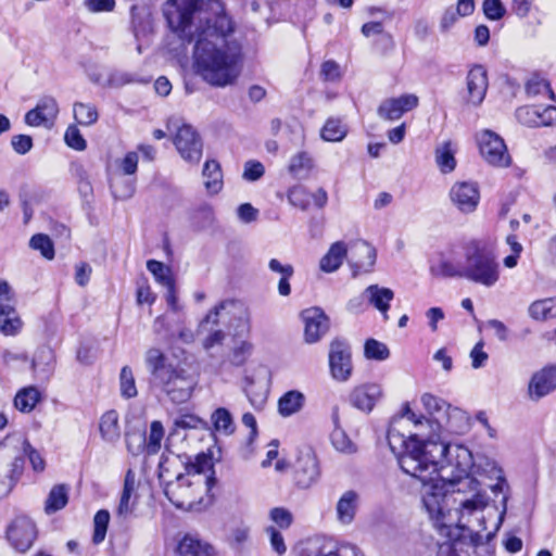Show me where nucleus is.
Segmentation results:
<instances>
[{
	"label": "nucleus",
	"mask_w": 556,
	"mask_h": 556,
	"mask_svg": "<svg viewBox=\"0 0 556 556\" xmlns=\"http://www.w3.org/2000/svg\"><path fill=\"white\" fill-rule=\"evenodd\" d=\"M421 402L430 414L441 412L446 413L447 416H451L452 413L463 414L462 410H459L458 408H452L451 405L447 404L444 400L437 397L432 394H424L421 397Z\"/></svg>",
	"instance_id": "44"
},
{
	"label": "nucleus",
	"mask_w": 556,
	"mask_h": 556,
	"mask_svg": "<svg viewBox=\"0 0 556 556\" xmlns=\"http://www.w3.org/2000/svg\"><path fill=\"white\" fill-rule=\"evenodd\" d=\"M479 150L484 159L492 166L507 167L511 163L506 144L502 137L492 130L485 129L478 135Z\"/></svg>",
	"instance_id": "9"
},
{
	"label": "nucleus",
	"mask_w": 556,
	"mask_h": 556,
	"mask_svg": "<svg viewBox=\"0 0 556 556\" xmlns=\"http://www.w3.org/2000/svg\"><path fill=\"white\" fill-rule=\"evenodd\" d=\"M24 471L23 456H13L0 473V500L7 497L22 477Z\"/></svg>",
	"instance_id": "22"
},
{
	"label": "nucleus",
	"mask_w": 556,
	"mask_h": 556,
	"mask_svg": "<svg viewBox=\"0 0 556 556\" xmlns=\"http://www.w3.org/2000/svg\"><path fill=\"white\" fill-rule=\"evenodd\" d=\"M110 522V513L106 509H100L93 517V535L92 542L100 544L104 541L108 526Z\"/></svg>",
	"instance_id": "47"
},
{
	"label": "nucleus",
	"mask_w": 556,
	"mask_h": 556,
	"mask_svg": "<svg viewBox=\"0 0 556 556\" xmlns=\"http://www.w3.org/2000/svg\"><path fill=\"white\" fill-rule=\"evenodd\" d=\"M144 364L150 375L151 390L164 392L174 403H185L189 400L195 384L193 378L186 370L169 364L166 355L160 349L147 350Z\"/></svg>",
	"instance_id": "4"
},
{
	"label": "nucleus",
	"mask_w": 556,
	"mask_h": 556,
	"mask_svg": "<svg viewBox=\"0 0 556 556\" xmlns=\"http://www.w3.org/2000/svg\"><path fill=\"white\" fill-rule=\"evenodd\" d=\"M305 402L304 394L296 390L286 392L278 401V412L289 417L302 409Z\"/></svg>",
	"instance_id": "31"
},
{
	"label": "nucleus",
	"mask_w": 556,
	"mask_h": 556,
	"mask_svg": "<svg viewBox=\"0 0 556 556\" xmlns=\"http://www.w3.org/2000/svg\"><path fill=\"white\" fill-rule=\"evenodd\" d=\"M174 144L185 161L197 164L201 160L202 140L191 125L182 124L177 128Z\"/></svg>",
	"instance_id": "11"
},
{
	"label": "nucleus",
	"mask_w": 556,
	"mask_h": 556,
	"mask_svg": "<svg viewBox=\"0 0 556 556\" xmlns=\"http://www.w3.org/2000/svg\"><path fill=\"white\" fill-rule=\"evenodd\" d=\"M164 437V428L161 421L154 420L150 426L149 437H146L147 455H155L161 450V443Z\"/></svg>",
	"instance_id": "43"
},
{
	"label": "nucleus",
	"mask_w": 556,
	"mask_h": 556,
	"mask_svg": "<svg viewBox=\"0 0 556 556\" xmlns=\"http://www.w3.org/2000/svg\"><path fill=\"white\" fill-rule=\"evenodd\" d=\"M482 10L486 18L497 21L502 18L506 9L501 0H484Z\"/></svg>",
	"instance_id": "58"
},
{
	"label": "nucleus",
	"mask_w": 556,
	"mask_h": 556,
	"mask_svg": "<svg viewBox=\"0 0 556 556\" xmlns=\"http://www.w3.org/2000/svg\"><path fill=\"white\" fill-rule=\"evenodd\" d=\"M488 74L482 65H475L467 76L468 100L475 105H479L488 90Z\"/></svg>",
	"instance_id": "20"
},
{
	"label": "nucleus",
	"mask_w": 556,
	"mask_h": 556,
	"mask_svg": "<svg viewBox=\"0 0 556 556\" xmlns=\"http://www.w3.org/2000/svg\"><path fill=\"white\" fill-rule=\"evenodd\" d=\"M59 104L51 96L39 99L36 106L25 114V123L31 127H51L58 117Z\"/></svg>",
	"instance_id": "13"
},
{
	"label": "nucleus",
	"mask_w": 556,
	"mask_h": 556,
	"mask_svg": "<svg viewBox=\"0 0 556 556\" xmlns=\"http://www.w3.org/2000/svg\"><path fill=\"white\" fill-rule=\"evenodd\" d=\"M288 201L302 211H307L311 204V193L303 187H293L288 191Z\"/></svg>",
	"instance_id": "53"
},
{
	"label": "nucleus",
	"mask_w": 556,
	"mask_h": 556,
	"mask_svg": "<svg viewBox=\"0 0 556 556\" xmlns=\"http://www.w3.org/2000/svg\"><path fill=\"white\" fill-rule=\"evenodd\" d=\"M304 321V339L306 343H316L329 329V318L319 307L304 309L301 314Z\"/></svg>",
	"instance_id": "15"
},
{
	"label": "nucleus",
	"mask_w": 556,
	"mask_h": 556,
	"mask_svg": "<svg viewBox=\"0 0 556 556\" xmlns=\"http://www.w3.org/2000/svg\"><path fill=\"white\" fill-rule=\"evenodd\" d=\"M464 274L465 279L491 288L500 280V264L491 250L472 243L466 252Z\"/></svg>",
	"instance_id": "7"
},
{
	"label": "nucleus",
	"mask_w": 556,
	"mask_h": 556,
	"mask_svg": "<svg viewBox=\"0 0 556 556\" xmlns=\"http://www.w3.org/2000/svg\"><path fill=\"white\" fill-rule=\"evenodd\" d=\"M346 136V128L340 119L329 118L321 129V138L326 141H341Z\"/></svg>",
	"instance_id": "46"
},
{
	"label": "nucleus",
	"mask_w": 556,
	"mask_h": 556,
	"mask_svg": "<svg viewBox=\"0 0 556 556\" xmlns=\"http://www.w3.org/2000/svg\"><path fill=\"white\" fill-rule=\"evenodd\" d=\"M465 264L459 261L441 254L437 260L431 262L430 273L432 276L440 278H464Z\"/></svg>",
	"instance_id": "23"
},
{
	"label": "nucleus",
	"mask_w": 556,
	"mask_h": 556,
	"mask_svg": "<svg viewBox=\"0 0 556 556\" xmlns=\"http://www.w3.org/2000/svg\"><path fill=\"white\" fill-rule=\"evenodd\" d=\"M147 268L162 286L170 287L175 282L170 275V268L162 262L150 260L147 262Z\"/></svg>",
	"instance_id": "48"
},
{
	"label": "nucleus",
	"mask_w": 556,
	"mask_h": 556,
	"mask_svg": "<svg viewBox=\"0 0 556 556\" xmlns=\"http://www.w3.org/2000/svg\"><path fill=\"white\" fill-rule=\"evenodd\" d=\"M331 442H332L333 447L337 451L348 453V454L354 453L356 451L354 443L350 440V438L346 435V433L340 428H336L332 431Z\"/></svg>",
	"instance_id": "55"
},
{
	"label": "nucleus",
	"mask_w": 556,
	"mask_h": 556,
	"mask_svg": "<svg viewBox=\"0 0 556 556\" xmlns=\"http://www.w3.org/2000/svg\"><path fill=\"white\" fill-rule=\"evenodd\" d=\"M418 105V97L415 94H404L399 98L386 99L380 103L377 114L386 121H396L401 116Z\"/></svg>",
	"instance_id": "18"
},
{
	"label": "nucleus",
	"mask_w": 556,
	"mask_h": 556,
	"mask_svg": "<svg viewBox=\"0 0 556 556\" xmlns=\"http://www.w3.org/2000/svg\"><path fill=\"white\" fill-rule=\"evenodd\" d=\"M320 77L325 81L339 80L341 78L340 65L332 60L325 61L321 64Z\"/></svg>",
	"instance_id": "60"
},
{
	"label": "nucleus",
	"mask_w": 556,
	"mask_h": 556,
	"mask_svg": "<svg viewBox=\"0 0 556 556\" xmlns=\"http://www.w3.org/2000/svg\"><path fill=\"white\" fill-rule=\"evenodd\" d=\"M526 91L529 96H536L547 92L552 99L555 98L554 91L551 89L549 84L538 76L530 78L526 85Z\"/></svg>",
	"instance_id": "57"
},
{
	"label": "nucleus",
	"mask_w": 556,
	"mask_h": 556,
	"mask_svg": "<svg viewBox=\"0 0 556 556\" xmlns=\"http://www.w3.org/2000/svg\"><path fill=\"white\" fill-rule=\"evenodd\" d=\"M242 46L236 37H198L193 66L204 81L214 87L233 85L239 76Z\"/></svg>",
	"instance_id": "3"
},
{
	"label": "nucleus",
	"mask_w": 556,
	"mask_h": 556,
	"mask_svg": "<svg viewBox=\"0 0 556 556\" xmlns=\"http://www.w3.org/2000/svg\"><path fill=\"white\" fill-rule=\"evenodd\" d=\"M68 502L67 489L65 485H54L46 500L45 511L50 515L66 506Z\"/></svg>",
	"instance_id": "36"
},
{
	"label": "nucleus",
	"mask_w": 556,
	"mask_h": 556,
	"mask_svg": "<svg viewBox=\"0 0 556 556\" xmlns=\"http://www.w3.org/2000/svg\"><path fill=\"white\" fill-rule=\"evenodd\" d=\"M320 475L319 465L315 453L307 448L302 451L295 463V482L302 489L309 488Z\"/></svg>",
	"instance_id": "14"
},
{
	"label": "nucleus",
	"mask_w": 556,
	"mask_h": 556,
	"mask_svg": "<svg viewBox=\"0 0 556 556\" xmlns=\"http://www.w3.org/2000/svg\"><path fill=\"white\" fill-rule=\"evenodd\" d=\"M99 430L102 439L106 442L112 443L119 439L121 428L116 410H109L102 415L99 424Z\"/></svg>",
	"instance_id": "29"
},
{
	"label": "nucleus",
	"mask_w": 556,
	"mask_h": 556,
	"mask_svg": "<svg viewBox=\"0 0 556 556\" xmlns=\"http://www.w3.org/2000/svg\"><path fill=\"white\" fill-rule=\"evenodd\" d=\"M253 345L247 340L236 344L229 353L228 359L233 366H242L252 354Z\"/></svg>",
	"instance_id": "49"
},
{
	"label": "nucleus",
	"mask_w": 556,
	"mask_h": 556,
	"mask_svg": "<svg viewBox=\"0 0 556 556\" xmlns=\"http://www.w3.org/2000/svg\"><path fill=\"white\" fill-rule=\"evenodd\" d=\"M22 451L23 454H20L18 456H23L24 459L25 456H27L34 471L41 472L45 470L46 463L42 456L36 448L31 446V444L27 440L23 441Z\"/></svg>",
	"instance_id": "54"
},
{
	"label": "nucleus",
	"mask_w": 556,
	"mask_h": 556,
	"mask_svg": "<svg viewBox=\"0 0 556 556\" xmlns=\"http://www.w3.org/2000/svg\"><path fill=\"white\" fill-rule=\"evenodd\" d=\"M239 309L238 326L235 336H247L250 332V314L249 312L236 304L233 301H225L211 309L206 316L200 321L197 333L203 338L202 345L205 351H210L216 345L223 344L226 333L219 328L220 312L226 308Z\"/></svg>",
	"instance_id": "6"
},
{
	"label": "nucleus",
	"mask_w": 556,
	"mask_h": 556,
	"mask_svg": "<svg viewBox=\"0 0 556 556\" xmlns=\"http://www.w3.org/2000/svg\"><path fill=\"white\" fill-rule=\"evenodd\" d=\"M517 121L528 127H541L542 121L540 119V106L525 105L516 110Z\"/></svg>",
	"instance_id": "42"
},
{
	"label": "nucleus",
	"mask_w": 556,
	"mask_h": 556,
	"mask_svg": "<svg viewBox=\"0 0 556 556\" xmlns=\"http://www.w3.org/2000/svg\"><path fill=\"white\" fill-rule=\"evenodd\" d=\"M312 168L313 160L306 152H300L290 160L289 172L294 178H306Z\"/></svg>",
	"instance_id": "37"
},
{
	"label": "nucleus",
	"mask_w": 556,
	"mask_h": 556,
	"mask_svg": "<svg viewBox=\"0 0 556 556\" xmlns=\"http://www.w3.org/2000/svg\"><path fill=\"white\" fill-rule=\"evenodd\" d=\"M315 556H364V554L354 545L343 544L333 551H319Z\"/></svg>",
	"instance_id": "63"
},
{
	"label": "nucleus",
	"mask_w": 556,
	"mask_h": 556,
	"mask_svg": "<svg viewBox=\"0 0 556 556\" xmlns=\"http://www.w3.org/2000/svg\"><path fill=\"white\" fill-rule=\"evenodd\" d=\"M390 450L396 456L401 469L421 483L422 504L434 526L446 523L451 519L450 503L456 505L459 514L455 526H465V516L482 510L489 504V498L481 491L480 482L475 473L495 479L491 485L494 496L501 495L498 505V525L504 520L509 498V486L503 470L489 458L473 462L471 452L463 445H448L439 441L418 443L405 439L395 429L390 432Z\"/></svg>",
	"instance_id": "1"
},
{
	"label": "nucleus",
	"mask_w": 556,
	"mask_h": 556,
	"mask_svg": "<svg viewBox=\"0 0 556 556\" xmlns=\"http://www.w3.org/2000/svg\"><path fill=\"white\" fill-rule=\"evenodd\" d=\"M556 389V366H547L534 372L528 384L532 401H539Z\"/></svg>",
	"instance_id": "17"
},
{
	"label": "nucleus",
	"mask_w": 556,
	"mask_h": 556,
	"mask_svg": "<svg viewBox=\"0 0 556 556\" xmlns=\"http://www.w3.org/2000/svg\"><path fill=\"white\" fill-rule=\"evenodd\" d=\"M36 535L34 522L25 516L16 517L7 530V538L11 545L21 553L31 547Z\"/></svg>",
	"instance_id": "12"
},
{
	"label": "nucleus",
	"mask_w": 556,
	"mask_h": 556,
	"mask_svg": "<svg viewBox=\"0 0 556 556\" xmlns=\"http://www.w3.org/2000/svg\"><path fill=\"white\" fill-rule=\"evenodd\" d=\"M64 140L70 148L76 151H84L87 147L86 140L75 125L67 127L64 135Z\"/></svg>",
	"instance_id": "56"
},
{
	"label": "nucleus",
	"mask_w": 556,
	"mask_h": 556,
	"mask_svg": "<svg viewBox=\"0 0 556 556\" xmlns=\"http://www.w3.org/2000/svg\"><path fill=\"white\" fill-rule=\"evenodd\" d=\"M270 519L280 528H288L292 522V515L282 507H275L269 513Z\"/></svg>",
	"instance_id": "64"
},
{
	"label": "nucleus",
	"mask_w": 556,
	"mask_h": 556,
	"mask_svg": "<svg viewBox=\"0 0 556 556\" xmlns=\"http://www.w3.org/2000/svg\"><path fill=\"white\" fill-rule=\"evenodd\" d=\"M265 173L264 165L258 161H248L244 164L242 174L243 179L248 181H256L263 177Z\"/></svg>",
	"instance_id": "61"
},
{
	"label": "nucleus",
	"mask_w": 556,
	"mask_h": 556,
	"mask_svg": "<svg viewBox=\"0 0 556 556\" xmlns=\"http://www.w3.org/2000/svg\"><path fill=\"white\" fill-rule=\"evenodd\" d=\"M136 8L131 9L132 25L136 35L152 31L151 15L148 12L135 13Z\"/></svg>",
	"instance_id": "59"
},
{
	"label": "nucleus",
	"mask_w": 556,
	"mask_h": 556,
	"mask_svg": "<svg viewBox=\"0 0 556 556\" xmlns=\"http://www.w3.org/2000/svg\"><path fill=\"white\" fill-rule=\"evenodd\" d=\"M363 296L388 319L390 302L394 299V292L390 288L370 285L364 290Z\"/></svg>",
	"instance_id": "25"
},
{
	"label": "nucleus",
	"mask_w": 556,
	"mask_h": 556,
	"mask_svg": "<svg viewBox=\"0 0 556 556\" xmlns=\"http://www.w3.org/2000/svg\"><path fill=\"white\" fill-rule=\"evenodd\" d=\"M126 446L127 451L134 456L141 453L147 454L146 432L132 431L126 433Z\"/></svg>",
	"instance_id": "52"
},
{
	"label": "nucleus",
	"mask_w": 556,
	"mask_h": 556,
	"mask_svg": "<svg viewBox=\"0 0 556 556\" xmlns=\"http://www.w3.org/2000/svg\"><path fill=\"white\" fill-rule=\"evenodd\" d=\"M73 113L75 121L81 126H91L99 117L97 108L90 103H74Z\"/></svg>",
	"instance_id": "38"
},
{
	"label": "nucleus",
	"mask_w": 556,
	"mask_h": 556,
	"mask_svg": "<svg viewBox=\"0 0 556 556\" xmlns=\"http://www.w3.org/2000/svg\"><path fill=\"white\" fill-rule=\"evenodd\" d=\"M380 396V386L368 383L356 387L350 397L353 406L365 412H370Z\"/></svg>",
	"instance_id": "24"
},
{
	"label": "nucleus",
	"mask_w": 556,
	"mask_h": 556,
	"mask_svg": "<svg viewBox=\"0 0 556 556\" xmlns=\"http://www.w3.org/2000/svg\"><path fill=\"white\" fill-rule=\"evenodd\" d=\"M204 185L210 193H217L223 187V175L217 161H206L203 167Z\"/></svg>",
	"instance_id": "33"
},
{
	"label": "nucleus",
	"mask_w": 556,
	"mask_h": 556,
	"mask_svg": "<svg viewBox=\"0 0 556 556\" xmlns=\"http://www.w3.org/2000/svg\"><path fill=\"white\" fill-rule=\"evenodd\" d=\"M348 248L343 241L332 243L328 252L321 257L319 262L320 270L325 273H333L340 268L343 260L346 257Z\"/></svg>",
	"instance_id": "26"
},
{
	"label": "nucleus",
	"mask_w": 556,
	"mask_h": 556,
	"mask_svg": "<svg viewBox=\"0 0 556 556\" xmlns=\"http://www.w3.org/2000/svg\"><path fill=\"white\" fill-rule=\"evenodd\" d=\"M40 400V393L35 387L21 389L13 401L14 407L22 413H30Z\"/></svg>",
	"instance_id": "34"
},
{
	"label": "nucleus",
	"mask_w": 556,
	"mask_h": 556,
	"mask_svg": "<svg viewBox=\"0 0 556 556\" xmlns=\"http://www.w3.org/2000/svg\"><path fill=\"white\" fill-rule=\"evenodd\" d=\"M136 484V475L129 469L124 479V486L116 509V518L121 521L127 520L134 513L136 501L132 500V496L135 494Z\"/></svg>",
	"instance_id": "21"
},
{
	"label": "nucleus",
	"mask_w": 556,
	"mask_h": 556,
	"mask_svg": "<svg viewBox=\"0 0 556 556\" xmlns=\"http://www.w3.org/2000/svg\"><path fill=\"white\" fill-rule=\"evenodd\" d=\"M162 11L175 34L231 35L235 31L220 0H166Z\"/></svg>",
	"instance_id": "2"
},
{
	"label": "nucleus",
	"mask_w": 556,
	"mask_h": 556,
	"mask_svg": "<svg viewBox=\"0 0 556 556\" xmlns=\"http://www.w3.org/2000/svg\"><path fill=\"white\" fill-rule=\"evenodd\" d=\"M177 556H213V547L187 534L178 543Z\"/></svg>",
	"instance_id": "28"
},
{
	"label": "nucleus",
	"mask_w": 556,
	"mask_h": 556,
	"mask_svg": "<svg viewBox=\"0 0 556 556\" xmlns=\"http://www.w3.org/2000/svg\"><path fill=\"white\" fill-rule=\"evenodd\" d=\"M407 419L414 424H419L420 420L419 419H416V415L415 413L409 408L408 405H406L404 407V412H403V415L401 417H397V418H393L391 424H390V427L388 429V434H387V439H388V444L390 445V432L392 429H395L401 435H403L405 439H408L409 440H414V441H417L418 443H426V442H429L430 440H420L417 434H414V433H409V434H405L403 432H401V427H402V422H403V419Z\"/></svg>",
	"instance_id": "39"
},
{
	"label": "nucleus",
	"mask_w": 556,
	"mask_h": 556,
	"mask_svg": "<svg viewBox=\"0 0 556 556\" xmlns=\"http://www.w3.org/2000/svg\"><path fill=\"white\" fill-rule=\"evenodd\" d=\"M11 146L17 154L24 155L31 150L33 138L28 135H14L11 138Z\"/></svg>",
	"instance_id": "62"
},
{
	"label": "nucleus",
	"mask_w": 556,
	"mask_h": 556,
	"mask_svg": "<svg viewBox=\"0 0 556 556\" xmlns=\"http://www.w3.org/2000/svg\"><path fill=\"white\" fill-rule=\"evenodd\" d=\"M119 390L124 399L137 396L138 391L132 370L129 366H124L119 372Z\"/></svg>",
	"instance_id": "45"
},
{
	"label": "nucleus",
	"mask_w": 556,
	"mask_h": 556,
	"mask_svg": "<svg viewBox=\"0 0 556 556\" xmlns=\"http://www.w3.org/2000/svg\"><path fill=\"white\" fill-rule=\"evenodd\" d=\"M23 321L15 309V300L8 281L0 279V332L4 336L17 334Z\"/></svg>",
	"instance_id": "10"
},
{
	"label": "nucleus",
	"mask_w": 556,
	"mask_h": 556,
	"mask_svg": "<svg viewBox=\"0 0 556 556\" xmlns=\"http://www.w3.org/2000/svg\"><path fill=\"white\" fill-rule=\"evenodd\" d=\"M364 354L368 359L384 361L389 357L388 346L375 339H368L365 342Z\"/></svg>",
	"instance_id": "51"
},
{
	"label": "nucleus",
	"mask_w": 556,
	"mask_h": 556,
	"mask_svg": "<svg viewBox=\"0 0 556 556\" xmlns=\"http://www.w3.org/2000/svg\"><path fill=\"white\" fill-rule=\"evenodd\" d=\"M212 421L216 431L226 435L233 433L235 422L230 412L224 407L217 408L212 414Z\"/></svg>",
	"instance_id": "40"
},
{
	"label": "nucleus",
	"mask_w": 556,
	"mask_h": 556,
	"mask_svg": "<svg viewBox=\"0 0 556 556\" xmlns=\"http://www.w3.org/2000/svg\"><path fill=\"white\" fill-rule=\"evenodd\" d=\"M172 463L168 457L162 455L159 464V478L165 483L164 494L168 501L178 508L190 507L191 500L190 488L194 482L188 479L189 476H200L205 470H212V458L205 454H199L193 463L185 465V473L178 472L173 481L167 464Z\"/></svg>",
	"instance_id": "5"
},
{
	"label": "nucleus",
	"mask_w": 556,
	"mask_h": 556,
	"mask_svg": "<svg viewBox=\"0 0 556 556\" xmlns=\"http://www.w3.org/2000/svg\"><path fill=\"white\" fill-rule=\"evenodd\" d=\"M329 369L331 377L340 382L348 381L353 371L351 346L346 340L336 338L330 342Z\"/></svg>",
	"instance_id": "8"
},
{
	"label": "nucleus",
	"mask_w": 556,
	"mask_h": 556,
	"mask_svg": "<svg viewBox=\"0 0 556 556\" xmlns=\"http://www.w3.org/2000/svg\"><path fill=\"white\" fill-rule=\"evenodd\" d=\"M358 494L349 490L339 498L336 507L337 518L342 525H350L357 509Z\"/></svg>",
	"instance_id": "27"
},
{
	"label": "nucleus",
	"mask_w": 556,
	"mask_h": 556,
	"mask_svg": "<svg viewBox=\"0 0 556 556\" xmlns=\"http://www.w3.org/2000/svg\"><path fill=\"white\" fill-rule=\"evenodd\" d=\"M94 81L109 88H121L127 84L143 83L136 75L122 71L110 72L104 83H101L99 78L94 79Z\"/></svg>",
	"instance_id": "41"
},
{
	"label": "nucleus",
	"mask_w": 556,
	"mask_h": 556,
	"mask_svg": "<svg viewBox=\"0 0 556 556\" xmlns=\"http://www.w3.org/2000/svg\"><path fill=\"white\" fill-rule=\"evenodd\" d=\"M377 258L376 249L366 241H359L354 244L350 265L353 270V276L361 273H370Z\"/></svg>",
	"instance_id": "19"
},
{
	"label": "nucleus",
	"mask_w": 556,
	"mask_h": 556,
	"mask_svg": "<svg viewBox=\"0 0 556 556\" xmlns=\"http://www.w3.org/2000/svg\"><path fill=\"white\" fill-rule=\"evenodd\" d=\"M29 247L34 250L40 251L41 255L47 260H52L54 257V247L47 235H34L29 240Z\"/></svg>",
	"instance_id": "50"
},
{
	"label": "nucleus",
	"mask_w": 556,
	"mask_h": 556,
	"mask_svg": "<svg viewBox=\"0 0 556 556\" xmlns=\"http://www.w3.org/2000/svg\"><path fill=\"white\" fill-rule=\"evenodd\" d=\"M450 198L459 211L469 213L476 210L480 200V192L477 184L462 181L453 185Z\"/></svg>",
	"instance_id": "16"
},
{
	"label": "nucleus",
	"mask_w": 556,
	"mask_h": 556,
	"mask_svg": "<svg viewBox=\"0 0 556 556\" xmlns=\"http://www.w3.org/2000/svg\"><path fill=\"white\" fill-rule=\"evenodd\" d=\"M435 163L442 174L452 173L456 167L455 150L450 140L442 142L434 151Z\"/></svg>",
	"instance_id": "30"
},
{
	"label": "nucleus",
	"mask_w": 556,
	"mask_h": 556,
	"mask_svg": "<svg viewBox=\"0 0 556 556\" xmlns=\"http://www.w3.org/2000/svg\"><path fill=\"white\" fill-rule=\"evenodd\" d=\"M110 189L116 200H128L136 191V180L126 175H115L110 180Z\"/></svg>",
	"instance_id": "32"
},
{
	"label": "nucleus",
	"mask_w": 556,
	"mask_h": 556,
	"mask_svg": "<svg viewBox=\"0 0 556 556\" xmlns=\"http://www.w3.org/2000/svg\"><path fill=\"white\" fill-rule=\"evenodd\" d=\"M528 312L529 315L536 320H545L547 318L556 317V299L548 298L534 301L529 306Z\"/></svg>",
	"instance_id": "35"
}]
</instances>
